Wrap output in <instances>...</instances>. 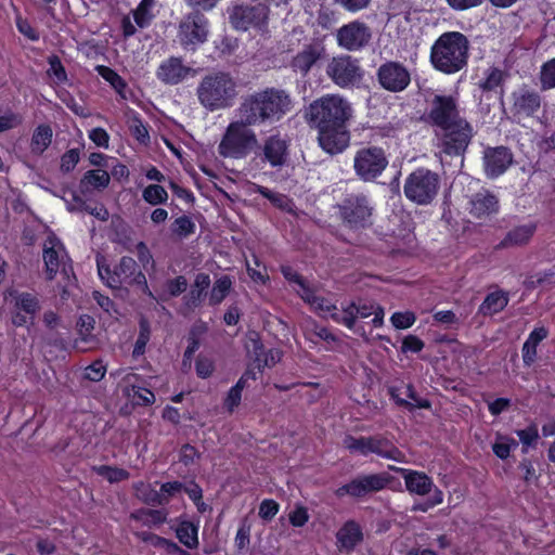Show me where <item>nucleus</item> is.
Wrapping results in <instances>:
<instances>
[{
	"label": "nucleus",
	"instance_id": "41",
	"mask_svg": "<svg viewBox=\"0 0 555 555\" xmlns=\"http://www.w3.org/2000/svg\"><path fill=\"white\" fill-rule=\"evenodd\" d=\"M232 287V281L229 276L223 275L219 278L210 292L209 295V304L210 305H218L220 304L225 296L229 294L230 289Z\"/></svg>",
	"mask_w": 555,
	"mask_h": 555
},
{
	"label": "nucleus",
	"instance_id": "8",
	"mask_svg": "<svg viewBox=\"0 0 555 555\" xmlns=\"http://www.w3.org/2000/svg\"><path fill=\"white\" fill-rule=\"evenodd\" d=\"M374 210L371 198L362 193L348 194L338 205L343 223L353 230L371 225Z\"/></svg>",
	"mask_w": 555,
	"mask_h": 555
},
{
	"label": "nucleus",
	"instance_id": "43",
	"mask_svg": "<svg viewBox=\"0 0 555 555\" xmlns=\"http://www.w3.org/2000/svg\"><path fill=\"white\" fill-rule=\"evenodd\" d=\"M150 336H151L150 323L147 322L146 319L142 318L140 320L139 335H138V338H137V341L134 344V348L132 351V356L134 358H139L144 354L145 347L150 340Z\"/></svg>",
	"mask_w": 555,
	"mask_h": 555
},
{
	"label": "nucleus",
	"instance_id": "51",
	"mask_svg": "<svg viewBox=\"0 0 555 555\" xmlns=\"http://www.w3.org/2000/svg\"><path fill=\"white\" fill-rule=\"evenodd\" d=\"M48 75L52 77L56 83H63L67 80L65 68L56 55L49 57Z\"/></svg>",
	"mask_w": 555,
	"mask_h": 555
},
{
	"label": "nucleus",
	"instance_id": "38",
	"mask_svg": "<svg viewBox=\"0 0 555 555\" xmlns=\"http://www.w3.org/2000/svg\"><path fill=\"white\" fill-rule=\"evenodd\" d=\"M253 190L254 192H257L263 197L268 198L274 206L283 210L292 211L294 208L293 202L284 194L273 192L258 184H253Z\"/></svg>",
	"mask_w": 555,
	"mask_h": 555
},
{
	"label": "nucleus",
	"instance_id": "19",
	"mask_svg": "<svg viewBox=\"0 0 555 555\" xmlns=\"http://www.w3.org/2000/svg\"><path fill=\"white\" fill-rule=\"evenodd\" d=\"M377 79L380 86L390 92L403 91L411 81L408 69L398 62H387L379 66Z\"/></svg>",
	"mask_w": 555,
	"mask_h": 555
},
{
	"label": "nucleus",
	"instance_id": "28",
	"mask_svg": "<svg viewBox=\"0 0 555 555\" xmlns=\"http://www.w3.org/2000/svg\"><path fill=\"white\" fill-rule=\"evenodd\" d=\"M537 227L534 223L517 225L509 230L505 237L500 242L499 247L511 248L528 244L533 236Z\"/></svg>",
	"mask_w": 555,
	"mask_h": 555
},
{
	"label": "nucleus",
	"instance_id": "17",
	"mask_svg": "<svg viewBox=\"0 0 555 555\" xmlns=\"http://www.w3.org/2000/svg\"><path fill=\"white\" fill-rule=\"evenodd\" d=\"M371 38L370 27L359 21L341 26L336 35L338 46L348 51L361 50L370 42Z\"/></svg>",
	"mask_w": 555,
	"mask_h": 555
},
{
	"label": "nucleus",
	"instance_id": "15",
	"mask_svg": "<svg viewBox=\"0 0 555 555\" xmlns=\"http://www.w3.org/2000/svg\"><path fill=\"white\" fill-rule=\"evenodd\" d=\"M374 315L372 323L374 327H380L384 324V309L367 301H360L358 304L351 302L343 307L341 314H333V320L337 323L344 324L348 328H353L357 318L365 319Z\"/></svg>",
	"mask_w": 555,
	"mask_h": 555
},
{
	"label": "nucleus",
	"instance_id": "22",
	"mask_svg": "<svg viewBox=\"0 0 555 555\" xmlns=\"http://www.w3.org/2000/svg\"><path fill=\"white\" fill-rule=\"evenodd\" d=\"M245 348L249 360L253 361L254 365L259 370L275 365L282 357L278 349L266 350L256 333H253L247 337Z\"/></svg>",
	"mask_w": 555,
	"mask_h": 555
},
{
	"label": "nucleus",
	"instance_id": "12",
	"mask_svg": "<svg viewBox=\"0 0 555 555\" xmlns=\"http://www.w3.org/2000/svg\"><path fill=\"white\" fill-rule=\"evenodd\" d=\"M388 160L380 147H363L359 150L353 158L356 173L363 181H372L385 170Z\"/></svg>",
	"mask_w": 555,
	"mask_h": 555
},
{
	"label": "nucleus",
	"instance_id": "14",
	"mask_svg": "<svg viewBox=\"0 0 555 555\" xmlns=\"http://www.w3.org/2000/svg\"><path fill=\"white\" fill-rule=\"evenodd\" d=\"M229 14L230 23L237 30H262L268 22V8L262 3L234 5Z\"/></svg>",
	"mask_w": 555,
	"mask_h": 555
},
{
	"label": "nucleus",
	"instance_id": "36",
	"mask_svg": "<svg viewBox=\"0 0 555 555\" xmlns=\"http://www.w3.org/2000/svg\"><path fill=\"white\" fill-rule=\"evenodd\" d=\"M198 528L190 521H182L176 529L179 541L188 548H196L198 546Z\"/></svg>",
	"mask_w": 555,
	"mask_h": 555
},
{
	"label": "nucleus",
	"instance_id": "63",
	"mask_svg": "<svg viewBox=\"0 0 555 555\" xmlns=\"http://www.w3.org/2000/svg\"><path fill=\"white\" fill-rule=\"evenodd\" d=\"M188 287V282L184 276H177L166 283V291L170 296H179Z\"/></svg>",
	"mask_w": 555,
	"mask_h": 555
},
{
	"label": "nucleus",
	"instance_id": "21",
	"mask_svg": "<svg viewBox=\"0 0 555 555\" xmlns=\"http://www.w3.org/2000/svg\"><path fill=\"white\" fill-rule=\"evenodd\" d=\"M288 141L280 133L269 135L261 146V159L271 167H282L288 158Z\"/></svg>",
	"mask_w": 555,
	"mask_h": 555
},
{
	"label": "nucleus",
	"instance_id": "61",
	"mask_svg": "<svg viewBox=\"0 0 555 555\" xmlns=\"http://www.w3.org/2000/svg\"><path fill=\"white\" fill-rule=\"evenodd\" d=\"M279 504L274 500H263L259 506V516L264 520L272 519L279 512Z\"/></svg>",
	"mask_w": 555,
	"mask_h": 555
},
{
	"label": "nucleus",
	"instance_id": "11",
	"mask_svg": "<svg viewBox=\"0 0 555 555\" xmlns=\"http://www.w3.org/2000/svg\"><path fill=\"white\" fill-rule=\"evenodd\" d=\"M326 75L340 88L353 86L361 81L363 69L357 59L340 54L332 57L326 65Z\"/></svg>",
	"mask_w": 555,
	"mask_h": 555
},
{
	"label": "nucleus",
	"instance_id": "40",
	"mask_svg": "<svg viewBox=\"0 0 555 555\" xmlns=\"http://www.w3.org/2000/svg\"><path fill=\"white\" fill-rule=\"evenodd\" d=\"M154 4L155 0H142L138 8L133 11L134 22L139 27L144 28L150 25L154 17Z\"/></svg>",
	"mask_w": 555,
	"mask_h": 555
},
{
	"label": "nucleus",
	"instance_id": "2",
	"mask_svg": "<svg viewBox=\"0 0 555 555\" xmlns=\"http://www.w3.org/2000/svg\"><path fill=\"white\" fill-rule=\"evenodd\" d=\"M293 109V99L288 92L278 88H267L248 95L241 103L237 116L247 124L276 122Z\"/></svg>",
	"mask_w": 555,
	"mask_h": 555
},
{
	"label": "nucleus",
	"instance_id": "4",
	"mask_svg": "<svg viewBox=\"0 0 555 555\" xmlns=\"http://www.w3.org/2000/svg\"><path fill=\"white\" fill-rule=\"evenodd\" d=\"M350 102L339 94H326L313 101L306 113L312 126L347 125L352 118Z\"/></svg>",
	"mask_w": 555,
	"mask_h": 555
},
{
	"label": "nucleus",
	"instance_id": "25",
	"mask_svg": "<svg viewBox=\"0 0 555 555\" xmlns=\"http://www.w3.org/2000/svg\"><path fill=\"white\" fill-rule=\"evenodd\" d=\"M485 171L489 178L501 176L512 164V153L503 146L489 149L485 152Z\"/></svg>",
	"mask_w": 555,
	"mask_h": 555
},
{
	"label": "nucleus",
	"instance_id": "55",
	"mask_svg": "<svg viewBox=\"0 0 555 555\" xmlns=\"http://www.w3.org/2000/svg\"><path fill=\"white\" fill-rule=\"evenodd\" d=\"M105 373L106 365L101 360H96L85 369V378L91 382H100Z\"/></svg>",
	"mask_w": 555,
	"mask_h": 555
},
{
	"label": "nucleus",
	"instance_id": "53",
	"mask_svg": "<svg viewBox=\"0 0 555 555\" xmlns=\"http://www.w3.org/2000/svg\"><path fill=\"white\" fill-rule=\"evenodd\" d=\"M364 477L369 483L372 493L385 489L391 479L390 476L386 473L369 474L364 475Z\"/></svg>",
	"mask_w": 555,
	"mask_h": 555
},
{
	"label": "nucleus",
	"instance_id": "26",
	"mask_svg": "<svg viewBox=\"0 0 555 555\" xmlns=\"http://www.w3.org/2000/svg\"><path fill=\"white\" fill-rule=\"evenodd\" d=\"M362 540V528L354 520L346 521L336 533V545L340 552H352Z\"/></svg>",
	"mask_w": 555,
	"mask_h": 555
},
{
	"label": "nucleus",
	"instance_id": "37",
	"mask_svg": "<svg viewBox=\"0 0 555 555\" xmlns=\"http://www.w3.org/2000/svg\"><path fill=\"white\" fill-rule=\"evenodd\" d=\"M52 135L53 133L50 126H38L31 138V151L36 154L43 153L51 144Z\"/></svg>",
	"mask_w": 555,
	"mask_h": 555
},
{
	"label": "nucleus",
	"instance_id": "16",
	"mask_svg": "<svg viewBox=\"0 0 555 555\" xmlns=\"http://www.w3.org/2000/svg\"><path fill=\"white\" fill-rule=\"evenodd\" d=\"M318 130V141L321 149L331 154L343 153L350 143V133L346 125L313 126Z\"/></svg>",
	"mask_w": 555,
	"mask_h": 555
},
{
	"label": "nucleus",
	"instance_id": "60",
	"mask_svg": "<svg viewBox=\"0 0 555 555\" xmlns=\"http://www.w3.org/2000/svg\"><path fill=\"white\" fill-rule=\"evenodd\" d=\"M443 502V493L438 488H435L431 496L424 503H417L412 507V511L427 512L429 508L439 505Z\"/></svg>",
	"mask_w": 555,
	"mask_h": 555
},
{
	"label": "nucleus",
	"instance_id": "49",
	"mask_svg": "<svg viewBox=\"0 0 555 555\" xmlns=\"http://www.w3.org/2000/svg\"><path fill=\"white\" fill-rule=\"evenodd\" d=\"M195 231V223L188 216H181L171 223V232L179 237H186Z\"/></svg>",
	"mask_w": 555,
	"mask_h": 555
},
{
	"label": "nucleus",
	"instance_id": "31",
	"mask_svg": "<svg viewBox=\"0 0 555 555\" xmlns=\"http://www.w3.org/2000/svg\"><path fill=\"white\" fill-rule=\"evenodd\" d=\"M547 330L545 327H535L528 336L522 346V361L525 365L530 366L537 359L538 345L547 337Z\"/></svg>",
	"mask_w": 555,
	"mask_h": 555
},
{
	"label": "nucleus",
	"instance_id": "50",
	"mask_svg": "<svg viewBox=\"0 0 555 555\" xmlns=\"http://www.w3.org/2000/svg\"><path fill=\"white\" fill-rule=\"evenodd\" d=\"M132 516L147 526L159 525L166 520V515L156 509L141 511Z\"/></svg>",
	"mask_w": 555,
	"mask_h": 555
},
{
	"label": "nucleus",
	"instance_id": "1",
	"mask_svg": "<svg viewBox=\"0 0 555 555\" xmlns=\"http://www.w3.org/2000/svg\"><path fill=\"white\" fill-rule=\"evenodd\" d=\"M429 120L439 132L442 151L449 155H460L472 138V127L460 116L457 100L452 95H435L429 111Z\"/></svg>",
	"mask_w": 555,
	"mask_h": 555
},
{
	"label": "nucleus",
	"instance_id": "62",
	"mask_svg": "<svg viewBox=\"0 0 555 555\" xmlns=\"http://www.w3.org/2000/svg\"><path fill=\"white\" fill-rule=\"evenodd\" d=\"M130 131L142 143H146L150 140L147 128L139 118L131 120Z\"/></svg>",
	"mask_w": 555,
	"mask_h": 555
},
{
	"label": "nucleus",
	"instance_id": "34",
	"mask_svg": "<svg viewBox=\"0 0 555 555\" xmlns=\"http://www.w3.org/2000/svg\"><path fill=\"white\" fill-rule=\"evenodd\" d=\"M109 175L105 170H88L80 181V188L82 192H88L91 190H102L109 184Z\"/></svg>",
	"mask_w": 555,
	"mask_h": 555
},
{
	"label": "nucleus",
	"instance_id": "30",
	"mask_svg": "<svg viewBox=\"0 0 555 555\" xmlns=\"http://www.w3.org/2000/svg\"><path fill=\"white\" fill-rule=\"evenodd\" d=\"M470 212L477 218H485L498 211V198L489 191L476 193L470 199Z\"/></svg>",
	"mask_w": 555,
	"mask_h": 555
},
{
	"label": "nucleus",
	"instance_id": "39",
	"mask_svg": "<svg viewBox=\"0 0 555 555\" xmlns=\"http://www.w3.org/2000/svg\"><path fill=\"white\" fill-rule=\"evenodd\" d=\"M95 69L98 74L106 80L122 99H126L125 91L127 83L114 69L104 65H99Z\"/></svg>",
	"mask_w": 555,
	"mask_h": 555
},
{
	"label": "nucleus",
	"instance_id": "58",
	"mask_svg": "<svg viewBox=\"0 0 555 555\" xmlns=\"http://www.w3.org/2000/svg\"><path fill=\"white\" fill-rule=\"evenodd\" d=\"M289 522L294 527H302L309 520L308 509L302 505H297L288 515Z\"/></svg>",
	"mask_w": 555,
	"mask_h": 555
},
{
	"label": "nucleus",
	"instance_id": "3",
	"mask_svg": "<svg viewBox=\"0 0 555 555\" xmlns=\"http://www.w3.org/2000/svg\"><path fill=\"white\" fill-rule=\"evenodd\" d=\"M468 40L459 31L442 34L433 44L430 62L433 66L444 73L460 72L467 63Z\"/></svg>",
	"mask_w": 555,
	"mask_h": 555
},
{
	"label": "nucleus",
	"instance_id": "29",
	"mask_svg": "<svg viewBox=\"0 0 555 555\" xmlns=\"http://www.w3.org/2000/svg\"><path fill=\"white\" fill-rule=\"evenodd\" d=\"M372 453L396 462L403 461L402 452L391 441L383 436L369 437V454Z\"/></svg>",
	"mask_w": 555,
	"mask_h": 555
},
{
	"label": "nucleus",
	"instance_id": "57",
	"mask_svg": "<svg viewBox=\"0 0 555 555\" xmlns=\"http://www.w3.org/2000/svg\"><path fill=\"white\" fill-rule=\"evenodd\" d=\"M15 23L18 31L27 37L31 41H37L39 39V34L37 30H35L29 22L22 17V15L18 13L15 16Z\"/></svg>",
	"mask_w": 555,
	"mask_h": 555
},
{
	"label": "nucleus",
	"instance_id": "45",
	"mask_svg": "<svg viewBox=\"0 0 555 555\" xmlns=\"http://www.w3.org/2000/svg\"><path fill=\"white\" fill-rule=\"evenodd\" d=\"M343 443L350 453H358L363 456L369 455V437H353L348 435L344 438Z\"/></svg>",
	"mask_w": 555,
	"mask_h": 555
},
{
	"label": "nucleus",
	"instance_id": "64",
	"mask_svg": "<svg viewBox=\"0 0 555 555\" xmlns=\"http://www.w3.org/2000/svg\"><path fill=\"white\" fill-rule=\"evenodd\" d=\"M214 362L206 357H198L195 363L196 374L201 378L209 377L214 372Z\"/></svg>",
	"mask_w": 555,
	"mask_h": 555
},
{
	"label": "nucleus",
	"instance_id": "46",
	"mask_svg": "<svg viewBox=\"0 0 555 555\" xmlns=\"http://www.w3.org/2000/svg\"><path fill=\"white\" fill-rule=\"evenodd\" d=\"M93 470L109 482H118L128 479L129 473L122 468L106 465L95 466Z\"/></svg>",
	"mask_w": 555,
	"mask_h": 555
},
{
	"label": "nucleus",
	"instance_id": "20",
	"mask_svg": "<svg viewBox=\"0 0 555 555\" xmlns=\"http://www.w3.org/2000/svg\"><path fill=\"white\" fill-rule=\"evenodd\" d=\"M43 261L46 266V274L52 280L62 269L65 273L67 254L62 242L54 235L50 234L43 244Z\"/></svg>",
	"mask_w": 555,
	"mask_h": 555
},
{
	"label": "nucleus",
	"instance_id": "18",
	"mask_svg": "<svg viewBox=\"0 0 555 555\" xmlns=\"http://www.w3.org/2000/svg\"><path fill=\"white\" fill-rule=\"evenodd\" d=\"M4 300L12 304L17 311L12 317V322L16 326H23L27 323V318L21 312H24L25 314L29 315L30 319H33L40 310L38 298L30 293L20 292L13 288L8 289L4 293Z\"/></svg>",
	"mask_w": 555,
	"mask_h": 555
},
{
	"label": "nucleus",
	"instance_id": "24",
	"mask_svg": "<svg viewBox=\"0 0 555 555\" xmlns=\"http://www.w3.org/2000/svg\"><path fill=\"white\" fill-rule=\"evenodd\" d=\"M391 469L402 475L406 490L410 493L421 496L434 493L436 488L434 481L425 473L393 466Z\"/></svg>",
	"mask_w": 555,
	"mask_h": 555
},
{
	"label": "nucleus",
	"instance_id": "33",
	"mask_svg": "<svg viewBox=\"0 0 555 555\" xmlns=\"http://www.w3.org/2000/svg\"><path fill=\"white\" fill-rule=\"evenodd\" d=\"M298 295L324 318L331 317L333 319V314H338L336 306L317 296L311 288L298 292Z\"/></svg>",
	"mask_w": 555,
	"mask_h": 555
},
{
	"label": "nucleus",
	"instance_id": "10",
	"mask_svg": "<svg viewBox=\"0 0 555 555\" xmlns=\"http://www.w3.org/2000/svg\"><path fill=\"white\" fill-rule=\"evenodd\" d=\"M542 98L538 91L521 86L515 89L509 95V114L513 121L522 124L526 119L532 118L540 111Z\"/></svg>",
	"mask_w": 555,
	"mask_h": 555
},
{
	"label": "nucleus",
	"instance_id": "23",
	"mask_svg": "<svg viewBox=\"0 0 555 555\" xmlns=\"http://www.w3.org/2000/svg\"><path fill=\"white\" fill-rule=\"evenodd\" d=\"M195 73L192 67L184 65L181 59L169 57L159 64L156 76L166 85H178Z\"/></svg>",
	"mask_w": 555,
	"mask_h": 555
},
{
	"label": "nucleus",
	"instance_id": "56",
	"mask_svg": "<svg viewBox=\"0 0 555 555\" xmlns=\"http://www.w3.org/2000/svg\"><path fill=\"white\" fill-rule=\"evenodd\" d=\"M98 341L91 332H79L78 337L75 339L74 347L79 351H87L93 349Z\"/></svg>",
	"mask_w": 555,
	"mask_h": 555
},
{
	"label": "nucleus",
	"instance_id": "52",
	"mask_svg": "<svg viewBox=\"0 0 555 555\" xmlns=\"http://www.w3.org/2000/svg\"><path fill=\"white\" fill-rule=\"evenodd\" d=\"M416 321V317L411 311L395 312L391 318V324L399 330H405L411 327Z\"/></svg>",
	"mask_w": 555,
	"mask_h": 555
},
{
	"label": "nucleus",
	"instance_id": "6",
	"mask_svg": "<svg viewBox=\"0 0 555 555\" xmlns=\"http://www.w3.org/2000/svg\"><path fill=\"white\" fill-rule=\"evenodd\" d=\"M251 126L256 124H247L242 116L230 122L218 145L219 154L227 158H245L258 146V139Z\"/></svg>",
	"mask_w": 555,
	"mask_h": 555
},
{
	"label": "nucleus",
	"instance_id": "5",
	"mask_svg": "<svg viewBox=\"0 0 555 555\" xmlns=\"http://www.w3.org/2000/svg\"><path fill=\"white\" fill-rule=\"evenodd\" d=\"M236 93L235 81L225 73L209 74L202 79L197 87L198 101L209 111L230 106Z\"/></svg>",
	"mask_w": 555,
	"mask_h": 555
},
{
	"label": "nucleus",
	"instance_id": "44",
	"mask_svg": "<svg viewBox=\"0 0 555 555\" xmlns=\"http://www.w3.org/2000/svg\"><path fill=\"white\" fill-rule=\"evenodd\" d=\"M517 446L518 443L515 439L498 435L494 443L492 444V451L498 457L505 460L509 456L511 451Z\"/></svg>",
	"mask_w": 555,
	"mask_h": 555
},
{
	"label": "nucleus",
	"instance_id": "42",
	"mask_svg": "<svg viewBox=\"0 0 555 555\" xmlns=\"http://www.w3.org/2000/svg\"><path fill=\"white\" fill-rule=\"evenodd\" d=\"M142 197L150 205L156 206L168 201V193L159 184H150L143 190Z\"/></svg>",
	"mask_w": 555,
	"mask_h": 555
},
{
	"label": "nucleus",
	"instance_id": "35",
	"mask_svg": "<svg viewBox=\"0 0 555 555\" xmlns=\"http://www.w3.org/2000/svg\"><path fill=\"white\" fill-rule=\"evenodd\" d=\"M508 304L507 295L502 291L490 293L481 304L479 311L485 315H492L502 311Z\"/></svg>",
	"mask_w": 555,
	"mask_h": 555
},
{
	"label": "nucleus",
	"instance_id": "54",
	"mask_svg": "<svg viewBox=\"0 0 555 555\" xmlns=\"http://www.w3.org/2000/svg\"><path fill=\"white\" fill-rule=\"evenodd\" d=\"M254 263L255 267H251L250 263L247 262V272L249 278L256 283L264 284L269 279L266 267L261 266L256 257L254 258Z\"/></svg>",
	"mask_w": 555,
	"mask_h": 555
},
{
	"label": "nucleus",
	"instance_id": "13",
	"mask_svg": "<svg viewBox=\"0 0 555 555\" xmlns=\"http://www.w3.org/2000/svg\"><path fill=\"white\" fill-rule=\"evenodd\" d=\"M208 33L207 18L198 12H194L184 16L180 22L178 40L185 50L193 51L207 40Z\"/></svg>",
	"mask_w": 555,
	"mask_h": 555
},
{
	"label": "nucleus",
	"instance_id": "47",
	"mask_svg": "<svg viewBox=\"0 0 555 555\" xmlns=\"http://www.w3.org/2000/svg\"><path fill=\"white\" fill-rule=\"evenodd\" d=\"M504 78L503 72L498 68H489L485 73V78L479 81V87L483 91H493L500 87Z\"/></svg>",
	"mask_w": 555,
	"mask_h": 555
},
{
	"label": "nucleus",
	"instance_id": "48",
	"mask_svg": "<svg viewBox=\"0 0 555 555\" xmlns=\"http://www.w3.org/2000/svg\"><path fill=\"white\" fill-rule=\"evenodd\" d=\"M541 88L550 90L555 88V57L545 62L540 72Z\"/></svg>",
	"mask_w": 555,
	"mask_h": 555
},
{
	"label": "nucleus",
	"instance_id": "27",
	"mask_svg": "<svg viewBox=\"0 0 555 555\" xmlns=\"http://www.w3.org/2000/svg\"><path fill=\"white\" fill-rule=\"evenodd\" d=\"M325 52V49L320 43H311L305 46L292 61V67L295 72L301 75H307L311 67L320 60Z\"/></svg>",
	"mask_w": 555,
	"mask_h": 555
},
{
	"label": "nucleus",
	"instance_id": "59",
	"mask_svg": "<svg viewBox=\"0 0 555 555\" xmlns=\"http://www.w3.org/2000/svg\"><path fill=\"white\" fill-rule=\"evenodd\" d=\"M88 137L96 146L108 149L109 135L105 129L101 127L93 128L89 131Z\"/></svg>",
	"mask_w": 555,
	"mask_h": 555
},
{
	"label": "nucleus",
	"instance_id": "32",
	"mask_svg": "<svg viewBox=\"0 0 555 555\" xmlns=\"http://www.w3.org/2000/svg\"><path fill=\"white\" fill-rule=\"evenodd\" d=\"M372 493L364 475L353 478L350 482L343 485L335 490V495L339 499L345 496L362 498Z\"/></svg>",
	"mask_w": 555,
	"mask_h": 555
},
{
	"label": "nucleus",
	"instance_id": "7",
	"mask_svg": "<svg viewBox=\"0 0 555 555\" xmlns=\"http://www.w3.org/2000/svg\"><path fill=\"white\" fill-rule=\"evenodd\" d=\"M440 177L427 168H418L411 172L403 185L405 197L416 205H429L440 190Z\"/></svg>",
	"mask_w": 555,
	"mask_h": 555
},
{
	"label": "nucleus",
	"instance_id": "9",
	"mask_svg": "<svg viewBox=\"0 0 555 555\" xmlns=\"http://www.w3.org/2000/svg\"><path fill=\"white\" fill-rule=\"evenodd\" d=\"M98 271L100 278L111 287H118L120 284L140 285L144 294L155 299L147 286L145 275L139 270L135 260L131 257H122L113 273L108 267L100 263H98Z\"/></svg>",
	"mask_w": 555,
	"mask_h": 555
}]
</instances>
